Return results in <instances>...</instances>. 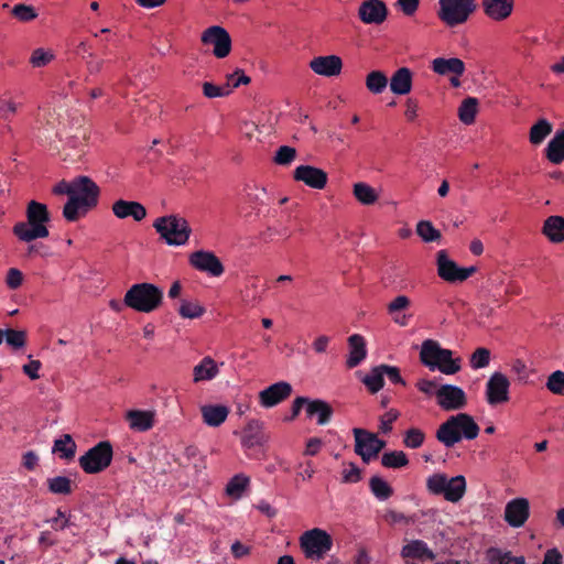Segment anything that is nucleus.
I'll list each match as a JSON object with an SVG mask.
<instances>
[{
    "label": "nucleus",
    "instance_id": "obj_3",
    "mask_svg": "<svg viewBox=\"0 0 564 564\" xmlns=\"http://www.w3.org/2000/svg\"><path fill=\"white\" fill-rule=\"evenodd\" d=\"M478 434L479 426L474 417L467 413H457L438 426L435 436L445 447L451 448L462 440H475Z\"/></svg>",
    "mask_w": 564,
    "mask_h": 564
},
{
    "label": "nucleus",
    "instance_id": "obj_8",
    "mask_svg": "<svg viewBox=\"0 0 564 564\" xmlns=\"http://www.w3.org/2000/svg\"><path fill=\"white\" fill-rule=\"evenodd\" d=\"M476 0H438V19L447 26L464 24L476 11Z\"/></svg>",
    "mask_w": 564,
    "mask_h": 564
},
{
    "label": "nucleus",
    "instance_id": "obj_5",
    "mask_svg": "<svg viewBox=\"0 0 564 564\" xmlns=\"http://www.w3.org/2000/svg\"><path fill=\"white\" fill-rule=\"evenodd\" d=\"M162 301V290L148 282L131 285L123 296L124 305L140 313L154 312L161 306Z\"/></svg>",
    "mask_w": 564,
    "mask_h": 564
},
{
    "label": "nucleus",
    "instance_id": "obj_60",
    "mask_svg": "<svg viewBox=\"0 0 564 564\" xmlns=\"http://www.w3.org/2000/svg\"><path fill=\"white\" fill-rule=\"evenodd\" d=\"M46 522L51 524L53 530L62 531L70 525V516L57 509L55 517L48 519Z\"/></svg>",
    "mask_w": 564,
    "mask_h": 564
},
{
    "label": "nucleus",
    "instance_id": "obj_45",
    "mask_svg": "<svg viewBox=\"0 0 564 564\" xmlns=\"http://www.w3.org/2000/svg\"><path fill=\"white\" fill-rule=\"evenodd\" d=\"M369 488L379 500H387L393 495V489L387 480L380 476H372L369 480Z\"/></svg>",
    "mask_w": 564,
    "mask_h": 564
},
{
    "label": "nucleus",
    "instance_id": "obj_21",
    "mask_svg": "<svg viewBox=\"0 0 564 564\" xmlns=\"http://www.w3.org/2000/svg\"><path fill=\"white\" fill-rule=\"evenodd\" d=\"M482 13L491 21L502 22L508 20L514 10V0H481Z\"/></svg>",
    "mask_w": 564,
    "mask_h": 564
},
{
    "label": "nucleus",
    "instance_id": "obj_61",
    "mask_svg": "<svg viewBox=\"0 0 564 564\" xmlns=\"http://www.w3.org/2000/svg\"><path fill=\"white\" fill-rule=\"evenodd\" d=\"M23 280H24V276H23V273L21 270L17 269V268H10L7 271L6 285L10 290L19 289L23 284Z\"/></svg>",
    "mask_w": 564,
    "mask_h": 564
},
{
    "label": "nucleus",
    "instance_id": "obj_31",
    "mask_svg": "<svg viewBox=\"0 0 564 564\" xmlns=\"http://www.w3.org/2000/svg\"><path fill=\"white\" fill-rule=\"evenodd\" d=\"M541 231L552 243L564 242V217L558 215L549 216L544 220Z\"/></svg>",
    "mask_w": 564,
    "mask_h": 564
},
{
    "label": "nucleus",
    "instance_id": "obj_64",
    "mask_svg": "<svg viewBox=\"0 0 564 564\" xmlns=\"http://www.w3.org/2000/svg\"><path fill=\"white\" fill-rule=\"evenodd\" d=\"M541 564H563L562 554L557 549H550L545 552Z\"/></svg>",
    "mask_w": 564,
    "mask_h": 564
},
{
    "label": "nucleus",
    "instance_id": "obj_38",
    "mask_svg": "<svg viewBox=\"0 0 564 564\" xmlns=\"http://www.w3.org/2000/svg\"><path fill=\"white\" fill-rule=\"evenodd\" d=\"M352 194L355 198L362 205H372L379 198L376 189L364 182L354 184Z\"/></svg>",
    "mask_w": 564,
    "mask_h": 564
},
{
    "label": "nucleus",
    "instance_id": "obj_34",
    "mask_svg": "<svg viewBox=\"0 0 564 564\" xmlns=\"http://www.w3.org/2000/svg\"><path fill=\"white\" fill-rule=\"evenodd\" d=\"M544 152L545 158L552 164H561L564 162V130L555 132L553 138L549 141Z\"/></svg>",
    "mask_w": 564,
    "mask_h": 564
},
{
    "label": "nucleus",
    "instance_id": "obj_40",
    "mask_svg": "<svg viewBox=\"0 0 564 564\" xmlns=\"http://www.w3.org/2000/svg\"><path fill=\"white\" fill-rule=\"evenodd\" d=\"M487 560L490 564H524V556H512L511 552H502L500 549L490 547L487 551Z\"/></svg>",
    "mask_w": 564,
    "mask_h": 564
},
{
    "label": "nucleus",
    "instance_id": "obj_62",
    "mask_svg": "<svg viewBox=\"0 0 564 564\" xmlns=\"http://www.w3.org/2000/svg\"><path fill=\"white\" fill-rule=\"evenodd\" d=\"M380 369L383 370V375L394 384L405 386V381L400 373V369L395 366L380 365Z\"/></svg>",
    "mask_w": 564,
    "mask_h": 564
},
{
    "label": "nucleus",
    "instance_id": "obj_32",
    "mask_svg": "<svg viewBox=\"0 0 564 564\" xmlns=\"http://www.w3.org/2000/svg\"><path fill=\"white\" fill-rule=\"evenodd\" d=\"M219 373L218 364L209 356L204 357L193 368V382L210 381Z\"/></svg>",
    "mask_w": 564,
    "mask_h": 564
},
{
    "label": "nucleus",
    "instance_id": "obj_9",
    "mask_svg": "<svg viewBox=\"0 0 564 564\" xmlns=\"http://www.w3.org/2000/svg\"><path fill=\"white\" fill-rule=\"evenodd\" d=\"M300 547L306 558L319 561L332 550L333 538L319 528H314L301 534Z\"/></svg>",
    "mask_w": 564,
    "mask_h": 564
},
{
    "label": "nucleus",
    "instance_id": "obj_51",
    "mask_svg": "<svg viewBox=\"0 0 564 564\" xmlns=\"http://www.w3.org/2000/svg\"><path fill=\"white\" fill-rule=\"evenodd\" d=\"M545 387L551 393L564 397V371H553L547 377Z\"/></svg>",
    "mask_w": 564,
    "mask_h": 564
},
{
    "label": "nucleus",
    "instance_id": "obj_58",
    "mask_svg": "<svg viewBox=\"0 0 564 564\" xmlns=\"http://www.w3.org/2000/svg\"><path fill=\"white\" fill-rule=\"evenodd\" d=\"M19 107L20 104L14 99L0 97V118L9 120L18 112Z\"/></svg>",
    "mask_w": 564,
    "mask_h": 564
},
{
    "label": "nucleus",
    "instance_id": "obj_37",
    "mask_svg": "<svg viewBox=\"0 0 564 564\" xmlns=\"http://www.w3.org/2000/svg\"><path fill=\"white\" fill-rule=\"evenodd\" d=\"M388 84L389 79L382 70H372L368 73L365 79L367 89L373 95L382 94Z\"/></svg>",
    "mask_w": 564,
    "mask_h": 564
},
{
    "label": "nucleus",
    "instance_id": "obj_52",
    "mask_svg": "<svg viewBox=\"0 0 564 564\" xmlns=\"http://www.w3.org/2000/svg\"><path fill=\"white\" fill-rule=\"evenodd\" d=\"M54 58L55 55L52 50L40 47L32 52L30 56V64L36 68L44 67L48 65Z\"/></svg>",
    "mask_w": 564,
    "mask_h": 564
},
{
    "label": "nucleus",
    "instance_id": "obj_23",
    "mask_svg": "<svg viewBox=\"0 0 564 564\" xmlns=\"http://www.w3.org/2000/svg\"><path fill=\"white\" fill-rule=\"evenodd\" d=\"M111 210L119 219L131 217L135 221H141L147 217L145 207L134 200L118 199L112 204Z\"/></svg>",
    "mask_w": 564,
    "mask_h": 564
},
{
    "label": "nucleus",
    "instance_id": "obj_57",
    "mask_svg": "<svg viewBox=\"0 0 564 564\" xmlns=\"http://www.w3.org/2000/svg\"><path fill=\"white\" fill-rule=\"evenodd\" d=\"M296 158V150L289 145L280 147L274 155V162L279 165H288Z\"/></svg>",
    "mask_w": 564,
    "mask_h": 564
},
{
    "label": "nucleus",
    "instance_id": "obj_2",
    "mask_svg": "<svg viewBox=\"0 0 564 564\" xmlns=\"http://www.w3.org/2000/svg\"><path fill=\"white\" fill-rule=\"evenodd\" d=\"M48 221L50 213L46 205L31 200L26 206V221L17 223L12 231L19 240L31 242L35 239L48 237Z\"/></svg>",
    "mask_w": 564,
    "mask_h": 564
},
{
    "label": "nucleus",
    "instance_id": "obj_11",
    "mask_svg": "<svg viewBox=\"0 0 564 564\" xmlns=\"http://www.w3.org/2000/svg\"><path fill=\"white\" fill-rule=\"evenodd\" d=\"M436 267L438 276L448 283L464 282L477 271L476 267H458L448 258L446 250L436 253Z\"/></svg>",
    "mask_w": 564,
    "mask_h": 564
},
{
    "label": "nucleus",
    "instance_id": "obj_33",
    "mask_svg": "<svg viewBox=\"0 0 564 564\" xmlns=\"http://www.w3.org/2000/svg\"><path fill=\"white\" fill-rule=\"evenodd\" d=\"M250 477L243 473L234 475L225 487V495L232 500H239L250 487Z\"/></svg>",
    "mask_w": 564,
    "mask_h": 564
},
{
    "label": "nucleus",
    "instance_id": "obj_19",
    "mask_svg": "<svg viewBox=\"0 0 564 564\" xmlns=\"http://www.w3.org/2000/svg\"><path fill=\"white\" fill-rule=\"evenodd\" d=\"M343 66L341 57L335 54L315 56L308 63L310 69L314 74L323 77H336L340 75Z\"/></svg>",
    "mask_w": 564,
    "mask_h": 564
},
{
    "label": "nucleus",
    "instance_id": "obj_6",
    "mask_svg": "<svg viewBox=\"0 0 564 564\" xmlns=\"http://www.w3.org/2000/svg\"><path fill=\"white\" fill-rule=\"evenodd\" d=\"M426 489L431 495L442 496L446 501L457 503L466 494V478L463 475L448 478L444 473H434L426 478Z\"/></svg>",
    "mask_w": 564,
    "mask_h": 564
},
{
    "label": "nucleus",
    "instance_id": "obj_48",
    "mask_svg": "<svg viewBox=\"0 0 564 564\" xmlns=\"http://www.w3.org/2000/svg\"><path fill=\"white\" fill-rule=\"evenodd\" d=\"M251 83V78L246 75L245 70L241 68H236L232 73L227 74L225 76V85L228 89V94L230 95L236 88L241 85H249Z\"/></svg>",
    "mask_w": 564,
    "mask_h": 564
},
{
    "label": "nucleus",
    "instance_id": "obj_27",
    "mask_svg": "<svg viewBox=\"0 0 564 564\" xmlns=\"http://www.w3.org/2000/svg\"><path fill=\"white\" fill-rule=\"evenodd\" d=\"M431 69L441 76L456 75L462 76L465 73V63L458 57H436L431 62Z\"/></svg>",
    "mask_w": 564,
    "mask_h": 564
},
{
    "label": "nucleus",
    "instance_id": "obj_35",
    "mask_svg": "<svg viewBox=\"0 0 564 564\" xmlns=\"http://www.w3.org/2000/svg\"><path fill=\"white\" fill-rule=\"evenodd\" d=\"M306 414L308 417L317 416V424L324 425L330 420L333 415V409L324 400H310L306 406Z\"/></svg>",
    "mask_w": 564,
    "mask_h": 564
},
{
    "label": "nucleus",
    "instance_id": "obj_29",
    "mask_svg": "<svg viewBox=\"0 0 564 564\" xmlns=\"http://www.w3.org/2000/svg\"><path fill=\"white\" fill-rule=\"evenodd\" d=\"M401 556L420 561H433L436 557L435 553L422 540H412L403 545Z\"/></svg>",
    "mask_w": 564,
    "mask_h": 564
},
{
    "label": "nucleus",
    "instance_id": "obj_24",
    "mask_svg": "<svg viewBox=\"0 0 564 564\" xmlns=\"http://www.w3.org/2000/svg\"><path fill=\"white\" fill-rule=\"evenodd\" d=\"M410 306V297L398 295L387 305V312L397 325L405 327L412 318V314L406 313Z\"/></svg>",
    "mask_w": 564,
    "mask_h": 564
},
{
    "label": "nucleus",
    "instance_id": "obj_25",
    "mask_svg": "<svg viewBox=\"0 0 564 564\" xmlns=\"http://www.w3.org/2000/svg\"><path fill=\"white\" fill-rule=\"evenodd\" d=\"M130 430L145 432L154 426L155 412L151 410H129L124 415Z\"/></svg>",
    "mask_w": 564,
    "mask_h": 564
},
{
    "label": "nucleus",
    "instance_id": "obj_43",
    "mask_svg": "<svg viewBox=\"0 0 564 564\" xmlns=\"http://www.w3.org/2000/svg\"><path fill=\"white\" fill-rule=\"evenodd\" d=\"M48 491L54 495L67 496L73 492V481L65 476H55L46 480Z\"/></svg>",
    "mask_w": 564,
    "mask_h": 564
},
{
    "label": "nucleus",
    "instance_id": "obj_28",
    "mask_svg": "<svg viewBox=\"0 0 564 564\" xmlns=\"http://www.w3.org/2000/svg\"><path fill=\"white\" fill-rule=\"evenodd\" d=\"M413 73L408 67L398 68L389 80L390 89L395 95H408L412 90Z\"/></svg>",
    "mask_w": 564,
    "mask_h": 564
},
{
    "label": "nucleus",
    "instance_id": "obj_16",
    "mask_svg": "<svg viewBox=\"0 0 564 564\" xmlns=\"http://www.w3.org/2000/svg\"><path fill=\"white\" fill-rule=\"evenodd\" d=\"M436 402L444 411H456L466 406L465 391L453 384H443L435 391Z\"/></svg>",
    "mask_w": 564,
    "mask_h": 564
},
{
    "label": "nucleus",
    "instance_id": "obj_12",
    "mask_svg": "<svg viewBox=\"0 0 564 564\" xmlns=\"http://www.w3.org/2000/svg\"><path fill=\"white\" fill-rule=\"evenodd\" d=\"M352 434L355 437V453L359 455L366 464L376 458L386 446L384 441L367 430L355 427Z\"/></svg>",
    "mask_w": 564,
    "mask_h": 564
},
{
    "label": "nucleus",
    "instance_id": "obj_46",
    "mask_svg": "<svg viewBox=\"0 0 564 564\" xmlns=\"http://www.w3.org/2000/svg\"><path fill=\"white\" fill-rule=\"evenodd\" d=\"M205 311V307L198 301L182 300L178 307L180 316L189 319L202 317Z\"/></svg>",
    "mask_w": 564,
    "mask_h": 564
},
{
    "label": "nucleus",
    "instance_id": "obj_20",
    "mask_svg": "<svg viewBox=\"0 0 564 564\" xmlns=\"http://www.w3.org/2000/svg\"><path fill=\"white\" fill-rule=\"evenodd\" d=\"M293 178L314 189L325 188L328 175L319 167L313 165H299L293 171Z\"/></svg>",
    "mask_w": 564,
    "mask_h": 564
},
{
    "label": "nucleus",
    "instance_id": "obj_15",
    "mask_svg": "<svg viewBox=\"0 0 564 564\" xmlns=\"http://www.w3.org/2000/svg\"><path fill=\"white\" fill-rule=\"evenodd\" d=\"M188 263L193 269L215 278L225 272L223 262L213 251H194L188 256Z\"/></svg>",
    "mask_w": 564,
    "mask_h": 564
},
{
    "label": "nucleus",
    "instance_id": "obj_4",
    "mask_svg": "<svg viewBox=\"0 0 564 564\" xmlns=\"http://www.w3.org/2000/svg\"><path fill=\"white\" fill-rule=\"evenodd\" d=\"M420 361L430 370L444 375H455L460 370V358H453V351L442 348L434 339H425L421 345Z\"/></svg>",
    "mask_w": 564,
    "mask_h": 564
},
{
    "label": "nucleus",
    "instance_id": "obj_41",
    "mask_svg": "<svg viewBox=\"0 0 564 564\" xmlns=\"http://www.w3.org/2000/svg\"><path fill=\"white\" fill-rule=\"evenodd\" d=\"M416 235L426 243L440 242L442 239L441 231L434 227L430 220H420L415 228Z\"/></svg>",
    "mask_w": 564,
    "mask_h": 564
},
{
    "label": "nucleus",
    "instance_id": "obj_36",
    "mask_svg": "<svg viewBox=\"0 0 564 564\" xmlns=\"http://www.w3.org/2000/svg\"><path fill=\"white\" fill-rule=\"evenodd\" d=\"M553 130L552 123L544 118L539 119L529 131V141L533 145L541 144Z\"/></svg>",
    "mask_w": 564,
    "mask_h": 564
},
{
    "label": "nucleus",
    "instance_id": "obj_17",
    "mask_svg": "<svg viewBox=\"0 0 564 564\" xmlns=\"http://www.w3.org/2000/svg\"><path fill=\"white\" fill-rule=\"evenodd\" d=\"M389 14L388 7L383 0H364L360 2L357 15L364 24L380 25Z\"/></svg>",
    "mask_w": 564,
    "mask_h": 564
},
{
    "label": "nucleus",
    "instance_id": "obj_50",
    "mask_svg": "<svg viewBox=\"0 0 564 564\" xmlns=\"http://www.w3.org/2000/svg\"><path fill=\"white\" fill-rule=\"evenodd\" d=\"M490 359V350L485 347H479L471 354L469 358V366L474 370L482 369L489 366Z\"/></svg>",
    "mask_w": 564,
    "mask_h": 564
},
{
    "label": "nucleus",
    "instance_id": "obj_1",
    "mask_svg": "<svg viewBox=\"0 0 564 564\" xmlns=\"http://www.w3.org/2000/svg\"><path fill=\"white\" fill-rule=\"evenodd\" d=\"M52 193L56 196H68L62 214L65 220L75 223L97 207L100 188L89 176L80 175L72 181L57 182L52 187Z\"/></svg>",
    "mask_w": 564,
    "mask_h": 564
},
{
    "label": "nucleus",
    "instance_id": "obj_49",
    "mask_svg": "<svg viewBox=\"0 0 564 564\" xmlns=\"http://www.w3.org/2000/svg\"><path fill=\"white\" fill-rule=\"evenodd\" d=\"M425 441V433L419 427H410L404 432L403 445L406 448H420Z\"/></svg>",
    "mask_w": 564,
    "mask_h": 564
},
{
    "label": "nucleus",
    "instance_id": "obj_53",
    "mask_svg": "<svg viewBox=\"0 0 564 564\" xmlns=\"http://www.w3.org/2000/svg\"><path fill=\"white\" fill-rule=\"evenodd\" d=\"M4 338L7 344L13 349H20L25 346L26 333L24 330L9 328L3 332V339Z\"/></svg>",
    "mask_w": 564,
    "mask_h": 564
},
{
    "label": "nucleus",
    "instance_id": "obj_54",
    "mask_svg": "<svg viewBox=\"0 0 564 564\" xmlns=\"http://www.w3.org/2000/svg\"><path fill=\"white\" fill-rule=\"evenodd\" d=\"M202 90L204 97L208 99L223 98L229 96L228 89L225 84L216 85L212 82H204L202 84Z\"/></svg>",
    "mask_w": 564,
    "mask_h": 564
},
{
    "label": "nucleus",
    "instance_id": "obj_56",
    "mask_svg": "<svg viewBox=\"0 0 564 564\" xmlns=\"http://www.w3.org/2000/svg\"><path fill=\"white\" fill-rule=\"evenodd\" d=\"M400 412L397 409H390L379 419V431L382 434H389L393 429V423L399 419Z\"/></svg>",
    "mask_w": 564,
    "mask_h": 564
},
{
    "label": "nucleus",
    "instance_id": "obj_47",
    "mask_svg": "<svg viewBox=\"0 0 564 564\" xmlns=\"http://www.w3.org/2000/svg\"><path fill=\"white\" fill-rule=\"evenodd\" d=\"M381 464L386 468H402L409 464V458L403 451H391L382 455Z\"/></svg>",
    "mask_w": 564,
    "mask_h": 564
},
{
    "label": "nucleus",
    "instance_id": "obj_13",
    "mask_svg": "<svg viewBox=\"0 0 564 564\" xmlns=\"http://www.w3.org/2000/svg\"><path fill=\"white\" fill-rule=\"evenodd\" d=\"M200 41L205 46L213 47V55L216 58L223 59L231 52L230 34L220 25H212L205 29L200 34Z\"/></svg>",
    "mask_w": 564,
    "mask_h": 564
},
{
    "label": "nucleus",
    "instance_id": "obj_63",
    "mask_svg": "<svg viewBox=\"0 0 564 564\" xmlns=\"http://www.w3.org/2000/svg\"><path fill=\"white\" fill-rule=\"evenodd\" d=\"M404 117L408 122H414L419 117V101L414 98L405 100Z\"/></svg>",
    "mask_w": 564,
    "mask_h": 564
},
{
    "label": "nucleus",
    "instance_id": "obj_7",
    "mask_svg": "<svg viewBox=\"0 0 564 564\" xmlns=\"http://www.w3.org/2000/svg\"><path fill=\"white\" fill-rule=\"evenodd\" d=\"M153 227L169 246H184L192 234L188 221L178 215H167L154 220Z\"/></svg>",
    "mask_w": 564,
    "mask_h": 564
},
{
    "label": "nucleus",
    "instance_id": "obj_42",
    "mask_svg": "<svg viewBox=\"0 0 564 564\" xmlns=\"http://www.w3.org/2000/svg\"><path fill=\"white\" fill-rule=\"evenodd\" d=\"M383 370L380 369V366L373 367L370 371L362 378V383L366 386L367 390L375 394L379 392L383 388Z\"/></svg>",
    "mask_w": 564,
    "mask_h": 564
},
{
    "label": "nucleus",
    "instance_id": "obj_39",
    "mask_svg": "<svg viewBox=\"0 0 564 564\" xmlns=\"http://www.w3.org/2000/svg\"><path fill=\"white\" fill-rule=\"evenodd\" d=\"M478 112V100L475 97L465 98L458 108V118L464 124H473Z\"/></svg>",
    "mask_w": 564,
    "mask_h": 564
},
{
    "label": "nucleus",
    "instance_id": "obj_59",
    "mask_svg": "<svg viewBox=\"0 0 564 564\" xmlns=\"http://www.w3.org/2000/svg\"><path fill=\"white\" fill-rule=\"evenodd\" d=\"M12 15L22 22L32 21L37 17L33 7L22 3L15 4L12 8Z\"/></svg>",
    "mask_w": 564,
    "mask_h": 564
},
{
    "label": "nucleus",
    "instance_id": "obj_55",
    "mask_svg": "<svg viewBox=\"0 0 564 564\" xmlns=\"http://www.w3.org/2000/svg\"><path fill=\"white\" fill-rule=\"evenodd\" d=\"M361 479V470L355 463H343L341 481L356 484Z\"/></svg>",
    "mask_w": 564,
    "mask_h": 564
},
{
    "label": "nucleus",
    "instance_id": "obj_18",
    "mask_svg": "<svg viewBox=\"0 0 564 564\" xmlns=\"http://www.w3.org/2000/svg\"><path fill=\"white\" fill-rule=\"evenodd\" d=\"M530 517V502L524 497H518L507 502L503 520L511 528H522Z\"/></svg>",
    "mask_w": 564,
    "mask_h": 564
},
{
    "label": "nucleus",
    "instance_id": "obj_10",
    "mask_svg": "<svg viewBox=\"0 0 564 564\" xmlns=\"http://www.w3.org/2000/svg\"><path fill=\"white\" fill-rule=\"evenodd\" d=\"M113 448L109 441H101L78 458L80 468L89 475L107 469L112 462Z\"/></svg>",
    "mask_w": 564,
    "mask_h": 564
},
{
    "label": "nucleus",
    "instance_id": "obj_44",
    "mask_svg": "<svg viewBox=\"0 0 564 564\" xmlns=\"http://www.w3.org/2000/svg\"><path fill=\"white\" fill-rule=\"evenodd\" d=\"M53 452L61 458L72 459L76 453V444L69 434H65L54 442Z\"/></svg>",
    "mask_w": 564,
    "mask_h": 564
},
{
    "label": "nucleus",
    "instance_id": "obj_26",
    "mask_svg": "<svg viewBox=\"0 0 564 564\" xmlns=\"http://www.w3.org/2000/svg\"><path fill=\"white\" fill-rule=\"evenodd\" d=\"M199 411L203 423L209 427L220 426L230 413V409L225 404H204Z\"/></svg>",
    "mask_w": 564,
    "mask_h": 564
},
{
    "label": "nucleus",
    "instance_id": "obj_30",
    "mask_svg": "<svg viewBox=\"0 0 564 564\" xmlns=\"http://www.w3.org/2000/svg\"><path fill=\"white\" fill-rule=\"evenodd\" d=\"M349 354L346 359V366L349 369L357 367L367 356L366 340L359 334L348 337Z\"/></svg>",
    "mask_w": 564,
    "mask_h": 564
},
{
    "label": "nucleus",
    "instance_id": "obj_14",
    "mask_svg": "<svg viewBox=\"0 0 564 564\" xmlns=\"http://www.w3.org/2000/svg\"><path fill=\"white\" fill-rule=\"evenodd\" d=\"M485 397L487 403L491 406L507 403L510 400L508 377L500 371L494 372L486 382Z\"/></svg>",
    "mask_w": 564,
    "mask_h": 564
},
{
    "label": "nucleus",
    "instance_id": "obj_22",
    "mask_svg": "<svg viewBox=\"0 0 564 564\" xmlns=\"http://www.w3.org/2000/svg\"><path fill=\"white\" fill-rule=\"evenodd\" d=\"M292 393V387L289 382L280 381L273 383L260 391L259 402L263 408H273L286 400Z\"/></svg>",
    "mask_w": 564,
    "mask_h": 564
}]
</instances>
